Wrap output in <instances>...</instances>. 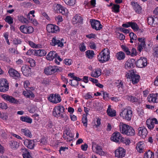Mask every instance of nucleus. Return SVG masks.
<instances>
[{
  "instance_id": "obj_1",
  "label": "nucleus",
  "mask_w": 158,
  "mask_h": 158,
  "mask_svg": "<svg viewBox=\"0 0 158 158\" xmlns=\"http://www.w3.org/2000/svg\"><path fill=\"white\" fill-rule=\"evenodd\" d=\"M64 108L62 106H55L52 111L53 115L57 118H64L67 119L68 117L64 113Z\"/></svg>"
},
{
  "instance_id": "obj_2",
  "label": "nucleus",
  "mask_w": 158,
  "mask_h": 158,
  "mask_svg": "<svg viewBox=\"0 0 158 158\" xmlns=\"http://www.w3.org/2000/svg\"><path fill=\"white\" fill-rule=\"evenodd\" d=\"M121 133L127 136H132L135 134V131L133 128L128 125L122 124L119 125Z\"/></svg>"
},
{
  "instance_id": "obj_3",
  "label": "nucleus",
  "mask_w": 158,
  "mask_h": 158,
  "mask_svg": "<svg viewBox=\"0 0 158 158\" xmlns=\"http://www.w3.org/2000/svg\"><path fill=\"white\" fill-rule=\"evenodd\" d=\"M110 51L108 49H104L98 56L97 58L98 61L101 63L108 61L110 59Z\"/></svg>"
},
{
  "instance_id": "obj_4",
  "label": "nucleus",
  "mask_w": 158,
  "mask_h": 158,
  "mask_svg": "<svg viewBox=\"0 0 158 158\" xmlns=\"http://www.w3.org/2000/svg\"><path fill=\"white\" fill-rule=\"evenodd\" d=\"M128 108L129 107L123 108L119 115L123 119L129 121L131 120L132 117V111Z\"/></svg>"
},
{
  "instance_id": "obj_5",
  "label": "nucleus",
  "mask_w": 158,
  "mask_h": 158,
  "mask_svg": "<svg viewBox=\"0 0 158 158\" xmlns=\"http://www.w3.org/2000/svg\"><path fill=\"white\" fill-rule=\"evenodd\" d=\"M8 83L6 79H0V91L5 92L9 89Z\"/></svg>"
},
{
  "instance_id": "obj_6",
  "label": "nucleus",
  "mask_w": 158,
  "mask_h": 158,
  "mask_svg": "<svg viewBox=\"0 0 158 158\" xmlns=\"http://www.w3.org/2000/svg\"><path fill=\"white\" fill-rule=\"evenodd\" d=\"M8 83L6 79H0V91L5 92L9 89Z\"/></svg>"
},
{
  "instance_id": "obj_7",
  "label": "nucleus",
  "mask_w": 158,
  "mask_h": 158,
  "mask_svg": "<svg viewBox=\"0 0 158 158\" xmlns=\"http://www.w3.org/2000/svg\"><path fill=\"white\" fill-rule=\"evenodd\" d=\"M127 78L131 79V81L133 84L137 83L139 81L140 77L139 75L135 73L134 71L131 72L129 75L128 73V76L127 75Z\"/></svg>"
},
{
  "instance_id": "obj_8",
  "label": "nucleus",
  "mask_w": 158,
  "mask_h": 158,
  "mask_svg": "<svg viewBox=\"0 0 158 158\" xmlns=\"http://www.w3.org/2000/svg\"><path fill=\"white\" fill-rule=\"evenodd\" d=\"M48 99L50 102L54 103H57L61 101L60 95L56 94H50Z\"/></svg>"
},
{
  "instance_id": "obj_9",
  "label": "nucleus",
  "mask_w": 158,
  "mask_h": 158,
  "mask_svg": "<svg viewBox=\"0 0 158 158\" xmlns=\"http://www.w3.org/2000/svg\"><path fill=\"white\" fill-rule=\"evenodd\" d=\"M92 27L96 30H100L102 28V25L100 21L95 19H91L90 21Z\"/></svg>"
},
{
  "instance_id": "obj_10",
  "label": "nucleus",
  "mask_w": 158,
  "mask_h": 158,
  "mask_svg": "<svg viewBox=\"0 0 158 158\" xmlns=\"http://www.w3.org/2000/svg\"><path fill=\"white\" fill-rule=\"evenodd\" d=\"M46 29L49 33H56L59 31V28L58 26L51 24L47 25Z\"/></svg>"
},
{
  "instance_id": "obj_11",
  "label": "nucleus",
  "mask_w": 158,
  "mask_h": 158,
  "mask_svg": "<svg viewBox=\"0 0 158 158\" xmlns=\"http://www.w3.org/2000/svg\"><path fill=\"white\" fill-rule=\"evenodd\" d=\"M20 31L25 34H30L34 31V29L31 26H26L25 25L21 26L20 27Z\"/></svg>"
},
{
  "instance_id": "obj_12",
  "label": "nucleus",
  "mask_w": 158,
  "mask_h": 158,
  "mask_svg": "<svg viewBox=\"0 0 158 158\" xmlns=\"http://www.w3.org/2000/svg\"><path fill=\"white\" fill-rule=\"evenodd\" d=\"M63 137L67 141L70 142L73 140V135L69 130H66L64 131Z\"/></svg>"
},
{
  "instance_id": "obj_13",
  "label": "nucleus",
  "mask_w": 158,
  "mask_h": 158,
  "mask_svg": "<svg viewBox=\"0 0 158 158\" xmlns=\"http://www.w3.org/2000/svg\"><path fill=\"white\" fill-rule=\"evenodd\" d=\"M8 73L11 77L16 80L19 79L20 78V73L14 69H10L8 71Z\"/></svg>"
},
{
  "instance_id": "obj_14",
  "label": "nucleus",
  "mask_w": 158,
  "mask_h": 158,
  "mask_svg": "<svg viewBox=\"0 0 158 158\" xmlns=\"http://www.w3.org/2000/svg\"><path fill=\"white\" fill-rule=\"evenodd\" d=\"M144 40L145 39L144 38H138V40L139 42H140V44H139L137 48V49L140 52H141L142 50L143 49H144L145 51H147V48L145 47L146 44Z\"/></svg>"
},
{
  "instance_id": "obj_15",
  "label": "nucleus",
  "mask_w": 158,
  "mask_h": 158,
  "mask_svg": "<svg viewBox=\"0 0 158 158\" xmlns=\"http://www.w3.org/2000/svg\"><path fill=\"white\" fill-rule=\"evenodd\" d=\"M136 64L138 68H143L147 65V59L146 58H142L137 61Z\"/></svg>"
},
{
  "instance_id": "obj_16",
  "label": "nucleus",
  "mask_w": 158,
  "mask_h": 158,
  "mask_svg": "<svg viewBox=\"0 0 158 158\" xmlns=\"http://www.w3.org/2000/svg\"><path fill=\"white\" fill-rule=\"evenodd\" d=\"M2 97L5 100L11 103L17 104L19 102L17 99H16L14 98L12 96H9L6 94L2 95Z\"/></svg>"
},
{
  "instance_id": "obj_17",
  "label": "nucleus",
  "mask_w": 158,
  "mask_h": 158,
  "mask_svg": "<svg viewBox=\"0 0 158 158\" xmlns=\"http://www.w3.org/2000/svg\"><path fill=\"white\" fill-rule=\"evenodd\" d=\"M55 66H49L45 68L44 72L47 75H51L55 73Z\"/></svg>"
},
{
  "instance_id": "obj_18",
  "label": "nucleus",
  "mask_w": 158,
  "mask_h": 158,
  "mask_svg": "<svg viewBox=\"0 0 158 158\" xmlns=\"http://www.w3.org/2000/svg\"><path fill=\"white\" fill-rule=\"evenodd\" d=\"M56 10L57 12L61 13L63 15H66L68 13V10L60 4H57L56 6Z\"/></svg>"
},
{
  "instance_id": "obj_19",
  "label": "nucleus",
  "mask_w": 158,
  "mask_h": 158,
  "mask_svg": "<svg viewBox=\"0 0 158 158\" xmlns=\"http://www.w3.org/2000/svg\"><path fill=\"white\" fill-rule=\"evenodd\" d=\"M125 155V150L123 148L119 147L115 151V155L116 157L122 158Z\"/></svg>"
},
{
  "instance_id": "obj_20",
  "label": "nucleus",
  "mask_w": 158,
  "mask_h": 158,
  "mask_svg": "<svg viewBox=\"0 0 158 158\" xmlns=\"http://www.w3.org/2000/svg\"><path fill=\"white\" fill-rule=\"evenodd\" d=\"M51 44L53 46L57 45L58 47H62L63 46V44L61 41L56 38V37H53L52 40Z\"/></svg>"
},
{
  "instance_id": "obj_21",
  "label": "nucleus",
  "mask_w": 158,
  "mask_h": 158,
  "mask_svg": "<svg viewBox=\"0 0 158 158\" xmlns=\"http://www.w3.org/2000/svg\"><path fill=\"white\" fill-rule=\"evenodd\" d=\"M135 63V60L133 59H129L126 61L125 68L127 69H132L134 67V64Z\"/></svg>"
},
{
  "instance_id": "obj_22",
  "label": "nucleus",
  "mask_w": 158,
  "mask_h": 158,
  "mask_svg": "<svg viewBox=\"0 0 158 158\" xmlns=\"http://www.w3.org/2000/svg\"><path fill=\"white\" fill-rule=\"evenodd\" d=\"M138 135L143 138H144L148 135L147 129L144 127H139L138 129Z\"/></svg>"
},
{
  "instance_id": "obj_23",
  "label": "nucleus",
  "mask_w": 158,
  "mask_h": 158,
  "mask_svg": "<svg viewBox=\"0 0 158 158\" xmlns=\"http://www.w3.org/2000/svg\"><path fill=\"white\" fill-rule=\"evenodd\" d=\"M131 5L136 13L139 14L141 13L142 8L141 6L137 2H131Z\"/></svg>"
},
{
  "instance_id": "obj_24",
  "label": "nucleus",
  "mask_w": 158,
  "mask_h": 158,
  "mask_svg": "<svg viewBox=\"0 0 158 158\" xmlns=\"http://www.w3.org/2000/svg\"><path fill=\"white\" fill-rule=\"evenodd\" d=\"M35 140L26 139L24 141V143L25 146L28 148L32 149L34 148Z\"/></svg>"
},
{
  "instance_id": "obj_25",
  "label": "nucleus",
  "mask_w": 158,
  "mask_h": 158,
  "mask_svg": "<svg viewBox=\"0 0 158 158\" xmlns=\"http://www.w3.org/2000/svg\"><path fill=\"white\" fill-rule=\"evenodd\" d=\"M22 71L25 76H28L31 72V68L29 66L24 65L21 68Z\"/></svg>"
},
{
  "instance_id": "obj_26",
  "label": "nucleus",
  "mask_w": 158,
  "mask_h": 158,
  "mask_svg": "<svg viewBox=\"0 0 158 158\" xmlns=\"http://www.w3.org/2000/svg\"><path fill=\"white\" fill-rule=\"evenodd\" d=\"M113 136L110 138L111 140L116 142H119V139L121 136L119 132H115L112 134Z\"/></svg>"
},
{
  "instance_id": "obj_27",
  "label": "nucleus",
  "mask_w": 158,
  "mask_h": 158,
  "mask_svg": "<svg viewBox=\"0 0 158 158\" xmlns=\"http://www.w3.org/2000/svg\"><path fill=\"white\" fill-rule=\"evenodd\" d=\"M157 94H150L149 95V102H150L156 103L158 101Z\"/></svg>"
},
{
  "instance_id": "obj_28",
  "label": "nucleus",
  "mask_w": 158,
  "mask_h": 158,
  "mask_svg": "<svg viewBox=\"0 0 158 158\" xmlns=\"http://www.w3.org/2000/svg\"><path fill=\"white\" fill-rule=\"evenodd\" d=\"M83 19L81 16L76 15L72 19L73 24L77 23H82Z\"/></svg>"
},
{
  "instance_id": "obj_29",
  "label": "nucleus",
  "mask_w": 158,
  "mask_h": 158,
  "mask_svg": "<svg viewBox=\"0 0 158 158\" xmlns=\"http://www.w3.org/2000/svg\"><path fill=\"white\" fill-rule=\"evenodd\" d=\"M57 56V54L55 52L50 51L47 55V59L48 60H52Z\"/></svg>"
},
{
  "instance_id": "obj_30",
  "label": "nucleus",
  "mask_w": 158,
  "mask_h": 158,
  "mask_svg": "<svg viewBox=\"0 0 158 158\" xmlns=\"http://www.w3.org/2000/svg\"><path fill=\"white\" fill-rule=\"evenodd\" d=\"M74 80H70L71 81V86H78V81H80L82 80L81 79L78 77L75 76L73 77Z\"/></svg>"
},
{
  "instance_id": "obj_31",
  "label": "nucleus",
  "mask_w": 158,
  "mask_h": 158,
  "mask_svg": "<svg viewBox=\"0 0 158 158\" xmlns=\"http://www.w3.org/2000/svg\"><path fill=\"white\" fill-rule=\"evenodd\" d=\"M20 120L22 122L31 124L32 123V119L27 116H22L20 117Z\"/></svg>"
},
{
  "instance_id": "obj_32",
  "label": "nucleus",
  "mask_w": 158,
  "mask_h": 158,
  "mask_svg": "<svg viewBox=\"0 0 158 158\" xmlns=\"http://www.w3.org/2000/svg\"><path fill=\"white\" fill-rule=\"evenodd\" d=\"M46 54V51L43 49L35 50V54L37 56H42Z\"/></svg>"
},
{
  "instance_id": "obj_33",
  "label": "nucleus",
  "mask_w": 158,
  "mask_h": 158,
  "mask_svg": "<svg viewBox=\"0 0 158 158\" xmlns=\"http://www.w3.org/2000/svg\"><path fill=\"white\" fill-rule=\"evenodd\" d=\"M101 74V69L100 68L96 69L95 71L92 72L91 75L94 77L97 78Z\"/></svg>"
},
{
  "instance_id": "obj_34",
  "label": "nucleus",
  "mask_w": 158,
  "mask_h": 158,
  "mask_svg": "<svg viewBox=\"0 0 158 158\" xmlns=\"http://www.w3.org/2000/svg\"><path fill=\"white\" fill-rule=\"evenodd\" d=\"M150 124L149 125V129H152L154 127L155 124H157L158 123L157 119L155 118H153L150 120Z\"/></svg>"
},
{
  "instance_id": "obj_35",
  "label": "nucleus",
  "mask_w": 158,
  "mask_h": 158,
  "mask_svg": "<svg viewBox=\"0 0 158 158\" xmlns=\"http://www.w3.org/2000/svg\"><path fill=\"white\" fill-rule=\"evenodd\" d=\"M108 115L110 117H112L115 116L116 111L114 110H113L110 107V106L109 105L107 110Z\"/></svg>"
},
{
  "instance_id": "obj_36",
  "label": "nucleus",
  "mask_w": 158,
  "mask_h": 158,
  "mask_svg": "<svg viewBox=\"0 0 158 158\" xmlns=\"http://www.w3.org/2000/svg\"><path fill=\"white\" fill-rule=\"evenodd\" d=\"M116 56L117 58L119 60L124 59L125 56V53L122 51L117 52Z\"/></svg>"
},
{
  "instance_id": "obj_37",
  "label": "nucleus",
  "mask_w": 158,
  "mask_h": 158,
  "mask_svg": "<svg viewBox=\"0 0 158 158\" xmlns=\"http://www.w3.org/2000/svg\"><path fill=\"white\" fill-rule=\"evenodd\" d=\"M23 94L27 98H33L35 97V95L31 91H23Z\"/></svg>"
},
{
  "instance_id": "obj_38",
  "label": "nucleus",
  "mask_w": 158,
  "mask_h": 158,
  "mask_svg": "<svg viewBox=\"0 0 158 158\" xmlns=\"http://www.w3.org/2000/svg\"><path fill=\"white\" fill-rule=\"evenodd\" d=\"M22 132L24 133L26 136L31 138L32 136L31 132L28 129H22L21 130Z\"/></svg>"
},
{
  "instance_id": "obj_39",
  "label": "nucleus",
  "mask_w": 158,
  "mask_h": 158,
  "mask_svg": "<svg viewBox=\"0 0 158 158\" xmlns=\"http://www.w3.org/2000/svg\"><path fill=\"white\" fill-rule=\"evenodd\" d=\"M10 144L11 148L13 149H15L19 147V145L17 142L13 140L11 141L10 142Z\"/></svg>"
},
{
  "instance_id": "obj_40",
  "label": "nucleus",
  "mask_w": 158,
  "mask_h": 158,
  "mask_svg": "<svg viewBox=\"0 0 158 158\" xmlns=\"http://www.w3.org/2000/svg\"><path fill=\"white\" fill-rule=\"evenodd\" d=\"M96 149V152L97 154H98L100 155H104V152L103 151L101 147L100 146L97 145L95 147Z\"/></svg>"
},
{
  "instance_id": "obj_41",
  "label": "nucleus",
  "mask_w": 158,
  "mask_h": 158,
  "mask_svg": "<svg viewBox=\"0 0 158 158\" xmlns=\"http://www.w3.org/2000/svg\"><path fill=\"white\" fill-rule=\"evenodd\" d=\"M131 28L134 31H137L139 30V27L137 23L135 22H129Z\"/></svg>"
},
{
  "instance_id": "obj_42",
  "label": "nucleus",
  "mask_w": 158,
  "mask_h": 158,
  "mask_svg": "<svg viewBox=\"0 0 158 158\" xmlns=\"http://www.w3.org/2000/svg\"><path fill=\"white\" fill-rule=\"evenodd\" d=\"M94 54V51L93 50H88L86 52V56L89 59H92Z\"/></svg>"
},
{
  "instance_id": "obj_43",
  "label": "nucleus",
  "mask_w": 158,
  "mask_h": 158,
  "mask_svg": "<svg viewBox=\"0 0 158 158\" xmlns=\"http://www.w3.org/2000/svg\"><path fill=\"white\" fill-rule=\"evenodd\" d=\"M121 48L122 49L123 51L125 52L127 55H129L131 54V51L125 45H122Z\"/></svg>"
},
{
  "instance_id": "obj_44",
  "label": "nucleus",
  "mask_w": 158,
  "mask_h": 158,
  "mask_svg": "<svg viewBox=\"0 0 158 158\" xmlns=\"http://www.w3.org/2000/svg\"><path fill=\"white\" fill-rule=\"evenodd\" d=\"M82 123H83V125L84 126L86 127L87 125V119L86 116V115L84 114L83 115L82 119Z\"/></svg>"
},
{
  "instance_id": "obj_45",
  "label": "nucleus",
  "mask_w": 158,
  "mask_h": 158,
  "mask_svg": "<svg viewBox=\"0 0 158 158\" xmlns=\"http://www.w3.org/2000/svg\"><path fill=\"white\" fill-rule=\"evenodd\" d=\"M120 6L117 4H113V6L112 7L113 11L116 13H118L119 12Z\"/></svg>"
},
{
  "instance_id": "obj_46",
  "label": "nucleus",
  "mask_w": 158,
  "mask_h": 158,
  "mask_svg": "<svg viewBox=\"0 0 158 158\" xmlns=\"http://www.w3.org/2000/svg\"><path fill=\"white\" fill-rule=\"evenodd\" d=\"M153 54L155 57L158 58V45L153 46Z\"/></svg>"
},
{
  "instance_id": "obj_47",
  "label": "nucleus",
  "mask_w": 158,
  "mask_h": 158,
  "mask_svg": "<svg viewBox=\"0 0 158 158\" xmlns=\"http://www.w3.org/2000/svg\"><path fill=\"white\" fill-rule=\"evenodd\" d=\"M141 142L138 143L136 147V148L138 152L140 153L143 151V146H142Z\"/></svg>"
},
{
  "instance_id": "obj_48",
  "label": "nucleus",
  "mask_w": 158,
  "mask_h": 158,
  "mask_svg": "<svg viewBox=\"0 0 158 158\" xmlns=\"http://www.w3.org/2000/svg\"><path fill=\"white\" fill-rule=\"evenodd\" d=\"M65 3L69 6H73L75 4L76 0H64Z\"/></svg>"
},
{
  "instance_id": "obj_49",
  "label": "nucleus",
  "mask_w": 158,
  "mask_h": 158,
  "mask_svg": "<svg viewBox=\"0 0 158 158\" xmlns=\"http://www.w3.org/2000/svg\"><path fill=\"white\" fill-rule=\"evenodd\" d=\"M128 99L132 102H136L138 101V99L136 98L131 96H128Z\"/></svg>"
},
{
  "instance_id": "obj_50",
  "label": "nucleus",
  "mask_w": 158,
  "mask_h": 158,
  "mask_svg": "<svg viewBox=\"0 0 158 158\" xmlns=\"http://www.w3.org/2000/svg\"><path fill=\"white\" fill-rule=\"evenodd\" d=\"M5 20L6 22L9 24H12L13 23V18L9 16H6Z\"/></svg>"
},
{
  "instance_id": "obj_51",
  "label": "nucleus",
  "mask_w": 158,
  "mask_h": 158,
  "mask_svg": "<svg viewBox=\"0 0 158 158\" xmlns=\"http://www.w3.org/2000/svg\"><path fill=\"white\" fill-rule=\"evenodd\" d=\"M19 20L23 23H29V21H28V19L23 16H20L19 18Z\"/></svg>"
},
{
  "instance_id": "obj_52",
  "label": "nucleus",
  "mask_w": 158,
  "mask_h": 158,
  "mask_svg": "<svg viewBox=\"0 0 158 158\" xmlns=\"http://www.w3.org/2000/svg\"><path fill=\"white\" fill-rule=\"evenodd\" d=\"M102 92L103 93V99L106 101L108 99H110L109 96V94L106 92H104L103 91H102Z\"/></svg>"
},
{
  "instance_id": "obj_53",
  "label": "nucleus",
  "mask_w": 158,
  "mask_h": 158,
  "mask_svg": "<svg viewBox=\"0 0 158 158\" xmlns=\"http://www.w3.org/2000/svg\"><path fill=\"white\" fill-rule=\"evenodd\" d=\"M129 36L131 39L133 40H136L137 39L136 35L132 32H131L129 34Z\"/></svg>"
},
{
  "instance_id": "obj_54",
  "label": "nucleus",
  "mask_w": 158,
  "mask_h": 158,
  "mask_svg": "<svg viewBox=\"0 0 158 158\" xmlns=\"http://www.w3.org/2000/svg\"><path fill=\"white\" fill-rule=\"evenodd\" d=\"M137 55V52L135 48H133L131 50V54H130V55H131V56H136Z\"/></svg>"
},
{
  "instance_id": "obj_55",
  "label": "nucleus",
  "mask_w": 158,
  "mask_h": 158,
  "mask_svg": "<svg viewBox=\"0 0 158 158\" xmlns=\"http://www.w3.org/2000/svg\"><path fill=\"white\" fill-rule=\"evenodd\" d=\"M0 117L3 120H6L7 119L8 117L7 115L6 114L4 113L2 114L1 112H0Z\"/></svg>"
},
{
  "instance_id": "obj_56",
  "label": "nucleus",
  "mask_w": 158,
  "mask_h": 158,
  "mask_svg": "<svg viewBox=\"0 0 158 158\" xmlns=\"http://www.w3.org/2000/svg\"><path fill=\"white\" fill-rule=\"evenodd\" d=\"M0 107L2 108V109H6L8 106L7 105L4 103H0Z\"/></svg>"
},
{
  "instance_id": "obj_57",
  "label": "nucleus",
  "mask_w": 158,
  "mask_h": 158,
  "mask_svg": "<svg viewBox=\"0 0 158 158\" xmlns=\"http://www.w3.org/2000/svg\"><path fill=\"white\" fill-rule=\"evenodd\" d=\"M65 64L69 65L71 64L72 60L70 59H65L64 60Z\"/></svg>"
},
{
  "instance_id": "obj_58",
  "label": "nucleus",
  "mask_w": 158,
  "mask_h": 158,
  "mask_svg": "<svg viewBox=\"0 0 158 158\" xmlns=\"http://www.w3.org/2000/svg\"><path fill=\"white\" fill-rule=\"evenodd\" d=\"M85 47L84 43H82L80 46V50L81 52L85 51Z\"/></svg>"
},
{
  "instance_id": "obj_59",
  "label": "nucleus",
  "mask_w": 158,
  "mask_h": 158,
  "mask_svg": "<svg viewBox=\"0 0 158 158\" xmlns=\"http://www.w3.org/2000/svg\"><path fill=\"white\" fill-rule=\"evenodd\" d=\"M29 45L32 48H37L38 47V45H36L34 42L32 41H29Z\"/></svg>"
},
{
  "instance_id": "obj_60",
  "label": "nucleus",
  "mask_w": 158,
  "mask_h": 158,
  "mask_svg": "<svg viewBox=\"0 0 158 158\" xmlns=\"http://www.w3.org/2000/svg\"><path fill=\"white\" fill-rule=\"evenodd\" d=\"M88 146L87 144L85 143L83 145H82L81 146V148L83 151H86L88 148Z\"/></svg>"
},
{
  "instance_id": "obj_61",
  "label": "nucleus",
  "mask_w": 158,
  "mask_h": 158,
  "mask_svg": "<svg viewBox=\"0 0 158 158\" xmlns=\"http://www.w3.org/2000/svg\"><path fill=\"white\" fill-rule=\"evenodd\" d=\"M30 85V83L28 81H24V86L25 88H26V90H27V88H28V86Z\"/></svg>"
},
{
  "instance_id": "obj_62",
  "label": "nucleus",
  "mask_w": 158,
  "mask_h": 158,
  "mask_svg": "<svg viewBox=\"0 0 158 158\" xmlns=\"http://www.w3.org/2000/svg\"><path fill=\"white\" fill-rule=\"evenodd\" d=\"M29 23H32L35 25H37L38 24L36 20L34 19H33L32 18H31V19H30L29 20Z\"/></svg>"
},
{
  "instance_id": "obj_63",
  "label": "nucleus",
  "mask_w": 158,
  "mask_h": 158,
  "mask_svg": "<svg viewBox=\"0 0 158 158\" xmlns=\"http://www.w3.org/2000/svg\"><path fill=\"white\" fill-rule=\"evenodd\" d=\"M50 81V80L48 78L45 79L44 80L42 83L46 85H49Z\"/></svg>"
},
{
  "instance_id": "obj_64",
  "label": "nucleus",
  "mask_w": 158,
  "mask_h": 158,
  "mask_svg": "<svg viewBox=\"0 0 158 158\" xmlns=\"http://www.w3.org/2000/svg\"><path fill=\"white\" fill-rule=\"evenodd\" d=\"M24 158H32L29 152L23 154Z\"/></svg>"
}]
</instances>
